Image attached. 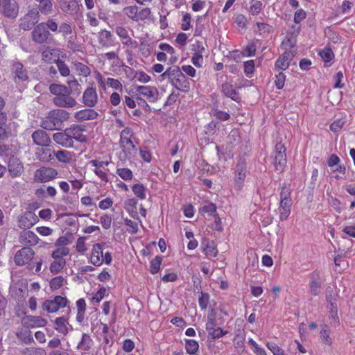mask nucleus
I'll use <instances>...</instances> for the list:
<instances>
[{"mask_svg": "<svg viewBox=\"0 0 355 355\" xmlns=\"http://www.w3.org/2000/svg\"><path fill=\"white\" fill-rule=\"evenodd\" d=\"M90 261L96 266H99L103 264V248L99 243H96L93 245L90 256Z\"/></svg>", "mask_w": 355, "mask_h": 355, "instance_id": "obj_26", "label": "nucleus"}, {"mask_svg": "<svg viewBox=\"0 0 355 355\" xmlns=\"http://www.w3.org/2000/svg\"><path fill=\"white\" fill-rule=\"evenodd\" d=\"M200 211L203 213H207L209 216H213L216 212V207L213 203H208L207 205H203Z\"/></svg>", "mask_w": 355, "mask_h": 355, "instance_id": "obj_63", "label": "nucleus"}, {"mask_svg": "<svg viewBox=\"0 0 355 355\" xmlns=\"http://www.w3.org/2000/svg\"><path fill=\"white\" fill-rule=\"evenodd\" d=\"M23 165L21 162L15 157H11L8 163V170L10 175L13 177L19 176L23 171Z\"/></svg>", "mask_w": 355, "mask_h": 355, "instance_id": "obj_32", "label": "nucleus"}, {"mask_svg": "<svg viewBox=\"0 0 355 355\" xmlns=\"http://www.w3.org/2000/svg\"><path fill=\"white\" fill-rule=\"evenodd\" d=\"M162 261V258L159 256H156L153 259L150 263V271L152 274L158 272L160 269V266Z\"/></svg>", "mask_w": 355, "mask_h": 355, "instance_id": "obj_53", "label": "nucleus"}, {"mask_svg": "<svg viewBox=\"0 0 355 355\" xmlns=\"http://www.w3.org/2000/svg\"><path fill=\"white\" fill-rule=\"evenodd\" d=\"M71 90L69 89L66 93L62 94L60 96H55L53 103L61 107L70 108L76 105L77 101L71 96Z\"/></svg>", "mask_w": 355, "mask_h": 355, "instance_id": "obj_10", "label": "nucleus"}, {"mask_svg": "<svg viewBox=\"0 0 355 355\" xmlns=\"http://www.w3.org/2000/svg\"><path fill=\"white\" fill-rule=\"evenodd\" d=\"M272 163L277 171L282 172L284 169L286 164V148L282 143H277L275 146Z\"/></svg>", "mask_w": 355, "mask_h": 355, "instance_id": "obj_2", "label": "nucleus"}, {"mask_svg": "<svg viewBox=\"0 0 355 355\" xmlns=\"http://www.w3.org/2000/svg\"><path fill=\"white\" fill-rule=\"evenodd\" d=\"M309 291L312 295H319L322 288L323 282L322 277L320 272L315 270L309 275Z\"/></svg>", "mask_w": 355, "mask_h": 355, "instance_id": "obj_13", "label": "nucleus"}, {"mask_svg": "<svg viewBox=\"0 0 355 355\" xmlns=\"http://www.w3.org/2000/svg\"><path fill=\"white\" fill-rule=\"evenodd\" d=\"M345 124V120L343 119H337L330 125L329 128L334 132H338L342 130Z\"/></svg>", "mask_w": 355, "mask_h": 355, "instance_id": "obj_58", "label": "nucleus"}, {"mask_svg": "<svg viewBox=\"0 0 355 355\" xmlns=\"http://www.w3.org/2000/svg\"><path fill=\"white\" fill-rule=\"evenodd\" d=\"M135 80L141 83L146 84L151 80L150 76L143 71H137Z\"/></svg>", "mask_w": 355, "mask_h": 355, "instance_id": "obj_61", "label": "nucleus"}, {"mask_svg": "<svg viewBox=\"0 0 355 355\" xmlns=\"http://www.w3.org/2000/svg\"><path fill=\"white\" fill-rule=\"evenodd\" d=\"M33 40L39 44L46 42L51 37V34L47 30L44 23L36 26L32 32Z\"/></svg>", "mask_w": 355, "mask_h": 355, "instance_id": "obj_11", "label": "nucleus"}, {"mask_svg": "<svg viewBox=\"0 0 355 355\" xmlns=\"http://www.w3.org/2000/svg\"><path fill=\"white\" fill-rule=\"evenodd\" d=\"M112 33L107 30H102L98 33V40L101 45L109 46L111 44Z\"/></svg>", "mask_w": 355, "mask_h": 355, "instance_id": "obj_39", "label": "nucleus"}, {"mask_svg": "<svg viewBox=\"0 0 355 355\" xmlns=\"http://www.w3.org/2000/svg\"><path fill=\"white\" fill-rule=\"evenodd\" d=\"M293 53L288 51L284 52L281 55L275 62V68L276 70H286L288 66L290 61L293 59Z\"/></svg>", "mask_w": 355, "mask_h": 355, "instance_id": "obj_29", "label": "nucleus"}, {"mask_svg": "<svg viewBox=\"0 0 355 355\" xmlns=\"http://www.w3.org/2000/svg\"><path fill=\"white\" fill-rule=\"evenodd\" d=\"M33 142L40 146H49L51 141L49 135L44 130H38L32 134Z\"/></svg>", "mask_w": 355, "mask_h": 355, "instance_id": "obj_24", "label": "nucleus"}, {"mask_svg": "<svg viewBox=\"0 0 355 355\" xmlns=\"http://www.w3.org/2000/svg\"><path fill=\"white\" fill-rule=\"evenodd\" d=\"M55 329L63 334L68 333V327L67 325V320L64 317L57 318L55 320Z\"/></svg>", "mask_w": 355, "mask_h": 355, "instance_id": "obj_46", "label": "nucleus"}, {"mask_svg": "<svg viewBox=\"0 0 355 355\" xmlns=\"http://www.w3.org/2000/svg\"><path fill=\"white\" fill-rule=\"evenodd\" d=\"M320 338L322 342V343L330 346L333 343V340L330 336V330L325 326L323 329H321L320 332Z\"/></svg>", "mask_w": 355, "mask_h": 355, "instance_id": "obj_48", "label": "nucleus"}, {"mask_svg": "<svg viewBox=\"0 0 355 355\" xmlns=\"http://www.w3.org/2000/svg\"><path fill=\"white\" fill-rule=\"evenodd\" d=\"M73 67L76 73L78 76H82L83 77H87L91 73L90 68L87 65H86L82 62H74L73 63Z\"/></svg>", "mask_w": 355, "mask_h": 355, "instance_id": "obj_37", "label": "nucleus"}, {"mask_svg": "<svg viewBox=\"0 0 355 355\" xmlns=\"http://www.w3.org/2000/svg\"><path fill=\"white\" fill-rule=\"evenodd\" d=\"M67 304V299L65 297L57 295L53 300H45L42 304V308L49 313H55L60 309L65 307Z\"/></svg>", "mask_w": 355, "mask_h": 355, "instance_id": "obj_5", "label": "nucleus"}, {"mask_svg": "<svg viewBox=\"0 0 355 355\" xmlns=\"http://www.w3.org/2000/svg\"><path fill=\"white\" fill-rule=\"evenodd\" d=\"M37 216L31 211H26L19 218V226L27 229L33 226L37 222Z\"/></svg>", "mask_w": 355, "mask_h": 355, "instance_id": "obj_23", "label": "nucleus"}, {"mask_svg": "<svg viewBox=\"0 0 355 355\" xmlns=\"http://www.w3.org/2000/svg\"><path fill=\"white\" fill-rule=\"evenodd\" d=\"M200 248L202 252L207 258L216 257L218 253L214 242L207 239H202Z\"/></svg>", "mask_w": 355, "mask_h": 355, "instance_id": "obj_22", "label": "nucleus"}, {"mask_svg": "<svg viewBox=\"0 0 355 355\" xmlns=\"http://www.w3.org/2000/svg\"><path fill=\"white\" fill-rule=\"evenodd\" d=\"M69 88L64 85L53 83L50 85L49 90L55 96H60L62 94L66 93Z\"/></svg>", "mask_w": 355, "mask_h": 355, "instance_id": "obj_47", "label": "nucleus"}, {"mask_svg": "<svg viewBox=\"0 0 355 355\" xmlns=\"http://www.w3.org/2000/svg\"><path fill=\"white\" fill-rule=\"evenodd\" d=\"M58 172L51 167H42L35 172L34 179L36 182H47L55 178Z\"/></svg>", "mask_w": 355, "mask_h": 355, "instance_id": "obj_7", "label": "nucleus"}, {"mask_svg": "<svg viewBox=\"0 0 355 355\" xmlns=\"http://www.w3.org/2000/svg\"><path fill=\"white\" fill-rule=\"evenodd\" d=\"M69 254V249L67 247L58 248L53 250L51 257L53 259H64V257Z\"/></svg>", "mask_w": 355, "mask_h": 355, "instance_id": "obj_49", "label": "nucleus"}, {"mask_svg": "<svg viewBox=\"0 0 355 355\" xmlns=\"http://www.w3.org/2000/svg\"><path fill=\"white\" fill-rule=\"evenodd\" d=\"M39 241L37 236L32 231H24L21 233L19 241L24 245H35Z\"/></svg>", "mask_w": 355, "mask_h": 355, "instance_id": "obj_28", "label": "nucleus"}, {"mask_svg": "<svg viewBox=\"0 0 355 355\" xmlns=\"http://www.w3.org/2000/svg\"><path fill=\"white\" fill-rule=\"evenodd\" d=\"M98 113L93 109L87 108L76 112L74 119L76 121H89L96 119Z\"/></svg>", "mask_w": 355, "mask_h": 355, "instance_id": "obj_27", "label": "nucleus"}, {"mask_svg": "<svg viewBox=\"0 0 355 355\" xmlns=\"http://www.w3.org/2000/svg\"><path fill=\"white\" fill-rule=\"evenodd\" d=\"M228 333L227 331L221 329L220 327H216L215 329L209 332V335L214 339H218Z\"/></svg>", "mask_w": 355, "mask_h": 355, "instance_id": "obj_64", "label": "nucleus"}, {"mask_svg": "<svg viewBox=\"0 0 355 355\" xmlns=\"http://www.w3.org/2000/svg\"><path fill=\"white\" fill-rule=\"evenodd\" d=\"M22 324L31 328L43 327L47 324V320L41 316L26 315L21 320Z\"/></svg>", "mask_w": 355, "mask_h": 355, "instance_id": "obj_18", "label": "nucleus"}, {"mask_svg": "<svg viewBox=\"0 0 355 355\" xmlns=\"http://www.w3.org/2000/svg\"><path fill=\"white\" fill-rule=\"evenodd\" d=\"M199 348L198 343L193 339H187L185 340V349L187 354L194 355Z\"/></svg>", "mask_w": 355, "mask_h": 355, "instance_id": "obj_44", "label": "nucleus"}, {"mask_svg": "<svg viewBox=\"0 0 355 355\" xmlns=\"http://www.w3.org/2000/svg\"><path fill=\"white\" fill-rule=\"evenodd\" d=\"M59 32L62 33L64 38H67V36L73 33L71 25L65 22H63L60 25Z\"/></svg>", "mask_w": 355, "mask_h": 355, "instance_id": "obj_59", "label": "nucleus"}, {"mask_svg": "<svg viewBox=\"0 0 355 355\" xmlns=\"http://www.w3.org/2000/svg\"><path fill=\"white\" fill-rule=\"evenodd\" d=\"M54 156L60 162L65 164H69L75 159L73 153L66 150H60L57 152H54Z\"/></svg>", "mask_w": 355, "mask_h": 355, "instance_id": "obj_35", "label": "nucleus"}, {"mask_svg": "<svg viewBox=\"0 0 355 355\" xmlns=\"http://www.w3.org/2000/svg\"><path fill=\"white\" fill-rule=\"evenodd\" d=\"M266 346L273 355H284V351L275 343L266 342Z\"/></svg>", "mask_w": 355, "mask_h": 355, "instance_id": "obj_57", "label": "nucleus"}, {"mask_svg": "<svg viewBox=\"0 0 355 355\" xmlns=\"http://www.w3.org/2000/svg\"><path fill=\"white\" fill-rule=\"evenodd\" d=\"M248 343L251 346L252 350L255 355H268L264 348L261 347L252 338L248 339Z\"/></svg>", "mask_w": 355, "mask_h": 355, "instance_id": "obj_51", "label": "nucleus"}, {"mask_svg": "<svg viewBox=\"0 0 355 355\" xmlns=\"http://www.w3.org/2000/svg\"><path fill=\"white\" fill-rule=\"evenodd\" d=\"M67 284V279L62 276H56L51 279L49 282L50 288L56 291Z\"/></svg>", "mask_w": 355, "mask_h": 355, "instance_id": "obj_43", "label": "nucleus"}, {"mask_svg": "<svg viewBox=\"0 0 355 355\" xmlns=\"http://www.w3.org/2000/svg\"><path fill=\"white\" fill-rule=\"evenodd\" d=\"M279 195L280 200L292 201V199L291 198V189L286 185H284L282 187Z\"/></svg>", "mask_w": 355, "mask_h": 355, "instance_id": "obj_62", "label": "nucleus"}, {"mask_svg": "<svg viewBox=\"0 0 355 355\" xmlns=\"http://www.w3.org/2000/svg\"><path fill=\"white\" fill-rule=\"evenodd\" d=\"M53 139L57 144L64 147H71L73 144V141L70 139L69 133L67 132V129L62 132L55 133Z\"/></svg>", "mask_w": 355, "mask_h": 355, "instance_id": "obj_30", "label": "nucleus"}, {"mask_svg": "<svg viewBox=\"0 0 355 355\" xmlns=\"http://www.w3.org/2000/svg\"><path fill=\"white\" fill-rule=\"evenodd\" d=\"M135 92L150 103H155L159 99V92L156 87L137 85L135 87Z\"/></svg>", "mask_w": 355, "mask_h": 355, "instance_id": "obj_3", "label": "nucleus"}, {"mask_svg": "<svg viewBox=\"0 0 355 355\" xmlns=\"http://www.w3.org/2000/svg\"><path fill=\"white\" fill-rule=\"evenodd\" d=\"M222 90L226 96L230 97L234 101H237L239 98L236 91L234 89L233 86L229 83H224L222 85Z\"/></svg>", "mask_w": 355, "mask_h": 355, "instance_id": "obj_40", "label": "nucleus"}, {"mask_svg": "<svg viewBox=\"0 0 355 355\" xmlns=\"http://www.w3.org/2000/svg\"><path fill=\"white\" fill-rule=\"evenodd\" d=\"M42 56L45 62L57 63L60 57H63V52L60 49L48 47L42 51Z\"/></svg>", "mask_w": 355, "mask_h": 355, "instance_id": "obj_19", "label": "nucleus"}, {"mask_svg": "<svg viewBox=\"0 0 355 355\" xmlns=\"http://www.w3.org/2000/svg\"><path fill=\"white\" fill-rule=\"evenodd\" d=\"M98 102L96 88L91 87L85 89L83 94V103L87 107H94Z\"/></svg>", "mask_w": 355, "mask_h": 355, "instance_id": "obj_20", "label": "nucleus"}, {"mask_svg": "<svg viewBox=\"0 0 355 355\" xmlns=\"http://www.w3.org/2000/svg\"><path fill=\"white\" fill-rule=\"evenodd\" d=\"M132 190L134 194L141 200L146 198L147 188L143 184L137 183L133 184Z\"/></svg>", "mask_w": 355, "mask_h": 355, "instance_id": "obj_42", "label": "nucleus"}, {"mask_svg": "<svg viewBox=\"0 0 355 355\" xmlns=\"http://www.w3.org/2000/svg\"><path fill=\"white\" fill-rule=\"evenodd\" d=\"M292 204V201L280 200L277 213L281 220H285L288 218L291 214Z\"/></svg>", "mask_w": 355, "mask_h": 355, "instance_id": "obj_31", "label": "nucleus"}, {"mask_svg": "<svg viewBox=\"0 0 355 355\" xmlns=\"http://www.w3.org/2000/svg\"><path fill=\"white\" fill-rule=\"evenodd\" d=\"M34 255L35 252L31 248H23L16 252L14 261L17 266H22L29 263Z\"/></svg>", "mask_w": 355, "mask_h": 355, "instance_id": "obj_9", "label": "nucleus"}, {"mask_svg": "<svg viewBox=\"0 0 355 355\" xmlns=\"http://www.w3.org/2000/svg\"><path fill=\"white\" fill-rule=\"evenodd\" d=\"M327 301L329 303L328 306V317L330 324L333 326H336L339 324V318L338 316V308L336 299H333L329 296H327Z\"/></svg>", "mask_w": 355, "mask_h": 355, "instance_id": "obj_21", "label": "nucleus"}, {"mask_svg": "<svg viewBox=\"0 0 355 355\" xmlns=\"http://www.w3.org/2000/svg\"><path fill=\"white\" fill-rule=\"evenodd\" d=\"M35 155L38 160L43 162H49L54 155V150L50 148H40L37 149Z\"/></svg>", "mask_w": 355, "mask_h": 355, "instance_id": "obj_33", "label": "nucleus"}, {"mask_svg": "<svg viewBox=\"0 0 355 355\" xmlns=\"http://www.w3.org/2000/svg\"><path fill=\"white\" fill-rule=\"evenodd\" d=\"M132 137V132L130 128H126L121 132L120 146L126 155H131L135 150Z\"/></svg>", "mask_w": 355, "mask_h": 355, "instance_id": "obj_6", "label": "nucleus"}, {"mask_svg": "<svg viewBox=\"0 0 355 355\" xmlns=\"http://www.w3.org/2000/svg\"><path fill=\"white\" fill-rule=\"evenodd\" d=\"M137 200L135 198H129L124 202V209L134 218L139 219L137 213Z\"/></svg>", "mask_w": 355, "mask_h": 355, "instance_id": "obj_34", "label": "nucleus"}, {"mask_svg": "<svg viewBox=\"0 0 355 355\" xmlns=\"http://www.w3.org/2000/svg\"><path fill=\"white\" fill-rule=\"evenodd\" d=\"M77 307V315L76 320L78 322H82L84 320L85 311H86V302L83 298H80L76 302Z\"/></svg>", "mask_w": 355, "mask_h": 355, "instance_id": "obj_38", "label": "nucleus"}, {"mask_svg": "<svg viewBox=\"0 0 355 355\" xmlns=\"http://www.w3.org/2000/svg\"><path fill=\"white\" fill-rule=\"evenodd\" d=\"M11 72L13 80L17 84L28 80V72L21 62H14L12 66Z\"/></svg>", "mask_w": 355, "mask_h": 355, "instance_id": "obj_12", "label": "nucleus"}, {"mask_svg": "<svg viewBox=\"0 0 355 355\" xmlns=\"http://www.w3.org/2000/svg\"><path fill=\"white\" fill-rule=\"evenodd\" d=\"M107 290L105 287H101L91 298L93 304H98L105 296Z\"/></svg>", "mask_w": 355, "mask_h": 355, "instance_id": "obj_54", "label": "nucleus"}, {"mask_svg": "<svg viewBox=\"0 0 355 355\" xmlns=\"http://www.w3.org/2000/svg\"><path fill=\"white\" fill-rule=\"evenodd\" d=\"M85 131V130L84 127L80 125H73L71 127L67 128V132L69 133L71 141L75 139L80 142H85L87 139V136L83 133Z\"/></svg>", "mask_w": 355, "mask_h": 355, "instance_id": "obj_16", "label": "nucleus"}, {"mask_svg": "<svg viewBox=\"0 0 355 355\" xmlns=\"http://www.w3.org/2000/svg\"><path fill=\"white\" fill-rule=\"evenodd\" d=\"M38 21L39 12L31 10L21 19L20 27L24 30H30Z\"/></svg>", "mask_w": 355, "mask_h": 355, "instance_id": "obj_17", "label": "nucleus"}, {"mask_svg": "<svg viewBox=\"0 0 355 355\" xmlns=\"http://www.w3.org/2000/svg\"><path fill=\"white\" fill-rule=\"evenodd\" d=\"M65 265V259H54L50 264L49 270L53 275H56L64 268Z\"/></svg>", "mask_w": 355, "mask_h": 355, "instance_id": "obj_41", "label": "nucleus"}, {"mask_svg": "<svg viewBox=\"0 0 355 355\" xmlns=\"http://www.w3.org/2000/svg\"><path fill=\"white\" fill-rule=\"evenodd\" d=\"M69 113L62 109L51 110L41 121V126L46 130H60L63 123L69 119Z\"/></svg>", "mask_w": 355, "mask_h": 355, "instance_id": "obj_1", "label": "nucleus"}, {"mask_svg": "<svg viewBox=\"0 0 355 355\" xmlns=\"http://www.w3.org/2000/svg\"><path fill=\"white\" fill-rule=\"evenodd\" d=\"M163 79H168L170 82L176 87L179 88L177 82L184 79V74L180 71L178 67L168 68L162 75Z\"/></svg>", "mask_w": 355, "mask_h": 355, "instance_id": "obj_14", "label": "nucleus"}, {"mask_svg": "<svg viewBox=\"0 0 355 355\" xmlns=\"http://www.w3.org/2000/svg\"><path fill=\"white\" fill-rule=\"evenodd\" d=\"M340 158L333 154L331 155L328 160L327 165L331 168V171L333 173H338L340 174H345L346 172V168L344 165L340 164Z\"/></svg>", "mask_w": 355, "mask_h": 355, "instance_id": "obj_25", "label": "nucleus"}, {"mask_svg": "<svg viewBox=\"0 0 355 355\" xmlns=\"http://www.w3.org/2000/svg\"><path fill=\"white\" fill-rule=\"evenodd\" d=\"M108 161H101L98 159H92L88 162V164L94 167L93 171L94 173L103 182H107L109 181L107 166L109 165Z\"/></svg>", "mask_w": 355, "mask_h": 355, "instance_id": "obj_4", "label": "nucleus"}, {"mask_svg": "<svg viewBox=\"0 0 355 355\" xmlns=\"http://www.w3.org/2000/svg\"><path fill=\"white\" fill-rule=\"evenodd\" d=\"M116 174L123 180H131L133 178L132 172L128 168H119L116 170Z\"/></svg>", "mask_w": 355, "mask_h": 355, "instance_id": "obj_52", "label": "nucleus"}, {"mask_svg": "<svg viewBox=\"0 0 355 355\" xmlns=\"http://www.w3.org/2000/svg\"><path fill=\"white\" fill-rule=\"evenodd\" d=\"M123 12L130 19L136 21L138 14V8L136 6H128L123 9Z\"/></svg>", "mask_w": 355, "mask_h": 355, "instance_id": "obj_56", "label": "nucleus"}, {"mask_svg": "<svg viewBox=\"0 0 355 355\" xmlns=\"http://www.w3.org/2000/svg\"><path fill=\"white\" fill-rule=\"evenodd\" d=\"M246 164L243 162H239L235 168L234 178V188L240 191L244 186V182L246 178Z\"/></svg>", "mask_w": 355, "mask_h": 355, "instance_id": "obj_8", "label": "nucleus"}, {"mask_svg": "<svg viewBox=\"0 0 355 355\" xmlns=\"http://www.w3.org/2000/svg\"><path fill=\"white\" fill-rule=\"evenodd\" d=\"M52 3L50 0H43L39 3L40 10L42 13L49 15L52 11Z\"/></svg>", "mask_w": 355, "mask_h": 355, "instance_id": "obj_55", "label": "nucleus"}, {"mask_svg": "<svg viewBox=\"0 0 355 355\" xmlns=\"http://www.w3.org/2000/svg\"><path fill=\"white\" fill-rule=\"evenodd\" d=\"M60 5L62 10L64 12H71L76 8L75 0H60Z\"/></svg>", "mask_w": 355, "mask_h": 355, "instance_id": "obj_45", "label": "nucleus"}, {"mask_svg": "<svg viewBox=\"0 0 355 355\" xmlns=\"http://www.w3.org/2000/svg\"><path fill=\"white\" fill-rule=\"evenodd\" d=\"M76 34H73L67 37L66 40L67 42V47L73 51H78L80 49V46L76 42Z\"/></svg>", "mask_w": 355, "mask_h": 355, "instance_id": "obj_50", "label": "nucleus"}, {"mask_svg": "<svg viewBox=\"0 0 355 355\" xmlns=\"http://www.w3.org/2000/svg\"><path fill=\"white\" fill-rule=\"evenodd\" d=\"M93 345V340L90 336L87 334H83L80 341L78 343L77 349L82 352L89 351Z\"/></svg>", "mask_w": 355, "mask_h": 355, "instance_id": "obj_36", "label": "nucleus"}, {"mask_svg": "<svg viewBox=\"0 0 355 355\" xmlns=\"http://www.w3.org/2000/svg\"><path fill=\"white\" fill-rule=\"evenodd\" d=\"M3 13L8 17L15 18L17 16L19 8L15 0H0Z\"/></svg>", "mask_w": 355, "mask_h": 355, "instance_id": "obj_15", "label": "nucleus"}, {"mask_svg": "<svg viewBox=\"0 0 355 355\" xmlns=\"http://www.w3.org/2000/svg\"><path fill=\"white\" fill-rule=\"evenodd\" d=\"M319 54L322 60L326 62L331 61L334 57L332 50L329 48L324 49L319 53Z\"/></svg>", "mask_w": 355, "mask_h": 355, "instance_id": "obj_60", "label": "nucleus"}]
</instances>
